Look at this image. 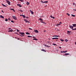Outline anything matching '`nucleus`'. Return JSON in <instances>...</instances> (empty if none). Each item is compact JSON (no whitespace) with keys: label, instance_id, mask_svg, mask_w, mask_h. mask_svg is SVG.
<instances>
[{"label":"nucleus","instance_id":"nucleus-5","mask_svg":"<svg viewBox=\"0 0 76 76\" xmlns=\"http://www.w3.org/2000/svg\"><path fill=\"white\" fill-rule=\"evenodd\" d=\"M24 21L27 23H30V22L28 21V20H27L26 19H25Z\"/></svg>","mask_w":76,"mask_h":76},{"label":"nucleus","instance_id":"nucleus-13","mask_svg":"<svg viewBox=\"0 0 76 76\" xmlns=\"http://www.w3.org/2000/svg\"><path fill=\"white\" fill-rule=\"evenodd\" d=\"M12 29H10L9 30V32H12Z\"/></svg>","mask_w":76,"mask_h":76},{"label":"nucleus","instance_id":"nucleus-27","mask_svg":"<svg viewBox=\"0 0 76 76\" xmlns=\"http://www.w3.org/2000/svg\"><path fill=\"white\" fill-rule=\"evenodd\" d=\"M67 52V51H63V53H66Z\"/></svg>","mask_w":76,"mask_h":76},{"label":"nucleus","instance_id":"nucleus-44","mask_svg":"<svg viewBox=\"0 0 76 76\" xmlns=\"http://www.w3.org/2000/svg\"><path fill=\"white\" fill-rule=\"evenodd\" d=\"M43 23L44 24L46 25V23Z\"/></svg>","mask_w":76,"mask_h":76},{"label":"nucleus","instance_id":"nucleus-57","mask_svg":"<svg viewBox=\"0 0 76 76\" xmlns=\"http://www.w3.org/2000/svg\"><path fill=\"white\" fill-rule=\"evenodd\" d=\"M11 29V28H9V29Z\"/></svg>","mask_w":76,"mask_h":76},{"label":"nucleus","instance_id":"nucleus-36","mask_svg":"<svg viewBox=\"0 0 76 76\" xmlns=\"http://www.w3.org/2000/svg\"><path fill=\"white\" fill-rule=\"evenodd\" d=\"M53 45H56V44H53Z\"/></svg>","mask_w":76,"mask_h":76},{"label":"nucleus","instance_id":"nucleus-45","mask_svg":"<svg viewBox=\"0 0 76 76\" xmlns=\"http://www.w3.org/2000/svg\"><path fill=\"white\" fill-rule=\"evenodd\" d=\"M47 47H48V48H49L50 47V46H47Z\"/></svg>","mask_w":76,"mask_h":76},{"label":"nucleus","instance_id":"nucleus-15","mask_svg":"<svg viewBox=\"0 0 76 76\" xmlns=\"http://www.w3.org/2000/svg\"><path fill=\"white\" fill-rule=\"evenodd\" d=\"M53 37H60L59 36H56V35H54L53 36Z\"/></svg>","mask_w":76,"mask_h":76},{"label":"nucleus","instance_id":"nucleus-49","mask_svg":"<svg viewBox=\"0 0 76 76\" xmlns=\"http://www.w3.org/2000/svg\"><path fill=\"white\" fill-rule=\"evenodd\" d=\"M52 18H53V19H55V18L54 17H52Z\"/></svg>","mask_w":76,"mask_h":76},{"label":"nucleus","instance_id":"nucleus-43","mask_svg":"<svg viewBox=\"0 0 76 76\" xmlns=\"http://www.w3.org/2000/svg\"><path fill=\"white\" fill-rule=\"evenodd\" d=\"M9 20H11V19L10 18H9L8 19Z\"/></svg>","mask_w":76,"mask_h":76},{"label":"nucleus","instance_id":"nucleus-37","mask_svg":"<svg viewBox=\"0 0 76 76\" xmlns=\"http://www.w3.org/2000/svg\"><path fill=\"white\" fill-rule=\"evenodd\" d=\"M50 17L51 18H52L53 17H52V15H50Z\"/></svg>","mask_w":76,"mask_h":76},{"label":"nucleus","instance_id":"nucleus-22","mask_svg":"<svg viewBox=\"0 0 76 76\" xmlns=\"http://www.w3.org/2000/svg\"><path fill=\"white\" fill-rule=\"evenodd\" d=\"M26 34H28V35H29L30 34L29 33H28V32H27L26 33Z\"/></svg>","mask_w":76,"mask_h":76},{"label":"nucleus","instance_id":"nucleus-60","mask_svg":"<svg viewBox=\"0 0 76 76\" xmlns=\"http://www.w3.org/2000/svg\"><path fill=\"white\" fill-rule=\"evenodd\" d=\"M45 46H47V45H45Z\"/></svg>","mask_w":76,"mask_h":76},{"label":"nucleus","instance_id":"nucleus-2","mask_svg":"<svg viewBox=\"0 0 76 76\" xmlns=\"http://www.w3.org/2000/svg\"><path fill=\"white\" fill-rule=\"evenodd\" d=\"M71 34H72V32L71 31H67V34L70 35Z\"/></svg>","mask_w":76,"mask_h":76},{"label":"nucleus","instance_id":"nucleus-28","mask_svg":"<svg viewBox=\"0 0 76 76\" xmlns=\"http://www.w3.org/2000/svg\"><path fill=\"white\" fill-rule=\"evenodd\" d=\"M19 1H21L22 2H23V0H19Z\"/></svg>","mask_w":76,"mask_h":76},{"label":"nucleus","instance_id":"nucleus-42","mask_svg":"<svg viewBox=\"0 0 76 76\" xmlns=\"http://www.w3.org/2000/svg\"><path fill=\"white\" fill-rule=\"evenodd\" d=\"M29 29L30 30H32V29L31 28H29Z\"/></svg>","mask_w":76,"mask_h":76},{"label":"nucleus","instance_id":"nucleus-21","mask_svg":"<svg viewBox=\"0 0 76 76\" xmlns=\"http://www.w3.org/2000/svg\"><path fill=\"white\" fill-rule=\"evenodd\" d=\"M26 4H27V5H29V2H27L26 3Z\"/></svg>","mask_w":76,"mask_h":76},{"label":"nucleus","instance_id":"nucleus-31","mask_svg":"<svg viewBox=\"0 0 76 76\" xmlns=\"http://www.w3.org/2000/svg\"><path fill=\"white\" fill-rule=\"evenodd\" d=\"M11 10H12L14 11V12H15L14 10L13 9H11Z\"/></svg>","mask_w":76,"mask_h":76},{"label":"nucleus","instance_id":"nucleus-56","mask_svg":"<svg viewBox=\"0 0 76 76\" xmlns=\"http://www.w3.org/2000/svg\"><path fill=\"white\" fill-rule=\"evenodd\" d=\"M75 45H76V42H75Z\"/></svg>","mask_w":76,"mask_h":76},{"label":"nucleus","instance_id":"nucleus-50","mask_svg":"<svg viewBox=\"0 0 76 76\" xmlns=\"http://www.w3.org/2000/svg\"><path fill=\"white\" fill-rule=\"evenodd\" d=\"M15 34H17L18 33H15Z\"/></svg>","mask_w":76,"mask_h":76},{"label":"nucleus","instance_id":"nucleus-11","mask_svg":"<svg viewBox=\"0 0 76 76\" xmlns=\"http://www.w3.org/2000/svg\"><path fill=\"white\" fill-rule=\"evenodd\" d=\"M58 39V38H57V37H55V38H52V39Z\"/></svg>","mask_w":76,"mask_h":76},{"label":"nucleus","instance_id":"nucleus-34","mask_svg":"<svg viewBox=\"0 0 76 76\" xmlns=\"http://www.w3.org/2000/svg\"><path fill=\"white\" fill-rule=\"evenodd\" d=\"M67 15H68V16H70V14H69L68 13H67V14H66Z\"/></svg>","mask_w":76,"mask_h":76},{"label":"nucleus","instance_id":"nucleus-16","mask_svg":"<svg viewBox=\"0 0 76 76\" xmlns=\"http://www.w3.org/2000/svg\"><path fill=\"white\" fill-rule=\"evenodd\" d=\"M60 25H61V24H56V26H59Z\"/></svg>","mask_w":76,"mask_h":76},{"label":"nucleus","instance_id":"nucleus-61","mask_svg":"<svg viewBox=\"0 0 76 76\" xmlns=\"http://www.w3.org/2000/svg\"><path fill=\"white\" fill-rule=\"evenodd\" d=\"M58 41V40H56V41Z\"/></svg>","mask_w":76,"mask_h":76},{"label":"nucleus","instance_id":"nucleus-20","mask_svg":"<svg viewBox=\"0 0 76 76\" xmlns=\"http://www.w3.org/2000/svg\"><path fill=\"white\" fill-rule=\"evenodd\" d=\"M39 20L41 21H43V20H42V18H41L39 19Z\"/></svg>","mask_w":76,"mask_h":76},{"label":"nucleus","instance_id":"nucleus-51","mask_svg":"<svg viewBox=\"0 0 76 76\" xmlns=\"http://www.w3.org/2000/svg\"><path fill=\"white\" fill-rule=\"evenodd\" d=\"M59 48L61 49V47H59Z\"/></svg>","mask_w":76,"mask_h":76},{"label":"nucleus","instance_id":"nucleus-29","mask_svg":"<svg viewBox=\"0 0 76 76\" xmlns=\"http://www.w3.org/2000/svg\"><path fill=\"white\" fill-rule=\"evenodd\" d=\"M60 40L62 42L64 41V40H63V39H60Z\"/></svg>","mask_w":76,"mask_h":76},{"label":"nucleus","instance_id":"nucleus-58","mask_svg":"<svg viewBox=\"0 0 76 76\" xmlns=\"http://www.w3.org/2000/svg\"><path fill=\"white\" fill-rule=\"evenodd\" d=\"M20 16H22V15H20Z\"/></svg>","mask_w":76,"mask_h":76},{"label":"nucleus","instance_id":"nucleus-32","mask_svg":"<svg viewBox=\"0 0 76 76\" xmlns=\"http://www.w3.org/2000/svg\"><path fill=\"white\" fill-rule=\"evenodd\" d=\"M32 37L30 36H29V35L28 36V37L29 38V37Z\"/></svg>","mask_w":76,"mask_h":76},{"label":"nucleus","instance_id":"nucleus-33","mask_svg":"<svg viewBox=\"0 0 76 76\" xmlns=\"http://www.w3.org/2000/svg\"><path fill=\"white\" fill-rule=\"evenodd\" d=\"M72 16L73 17H75V15H72Z\"/></svg>","mask_w":76,"mask_h":76},{"label":"nucleus","instance_id":"nucleus-46","mask_svg":"<svg viewBox=\"0 0 76 76\" xmlns=\"http://www.w3.org/2000/svg\"><path fill=\"white\" fill-rule=\"evenodd\" d=\"M44 1H42V0H41V2H42H42H43Z\"/></svg>","mask_w":76,"mask_h":76},{"label":"nucleus","instance_id":"nucleus-26","mask_svg":"<svg viewBox=\"0 0 76 76\" xmlns=\"http://www.w3.org/2000/svg\"><path fill=\"white\" fill-rule=\"evenodd\" d=\"M72 29V30H75L76 31V28H73V29Z\"/></svg>","mask_w":76,"mask_h":76},{"label":"nucleus","instance_id":"nucleus-54","mask_svg":"<svg viewBox=\"0 0 76 76\" xmlns=\"http://www.w3.org/2000/svg\"><path fill=\"white\" fill-rule=\"evenodd\" d=\"M44 32H46V31H44Z\"/></svg>","mask_w":76,"mask_h":76},{"label":"nucleus","instance_id":"nucleus-39","mask_svg":"<svg viewBox=\"0 0 76 76\" xmlns=\"http://www.w3.org/2000/svg\"><path fill=\"white\" fill-rule=\"evenodd\" d=\"M73 5H75V4L74 3H73Z\"/></svg>","mask_w":76,"mask_h":76},{"label":"nucleus","instance_id":"nucleus-62","mask_svg":"<svg viewBox=\"0 0 76 76\" xmlns=\"http://www.w3.org/2000/svg\"><path fill=\"white\" fill-rule=\"evenodd\" d=\"M13 0V1H14V0Z\"/></svg>","mask_w":76,"mask_h":76},{"label":"nucleus","instance_id":"nucleus-40","mask_svg":"<svg viewBox=\"0 0 76 76\" xmlns=\"http://www.w3.org/2000/svg\"><path fill=\"white\" fill-rule=\"evenodd\" d=\"M40 22L42 23H45V22H42V21H40Z\"/></svg>","mask_w":76,"mask_h":76},{"label":"nucleus","instance_id":"nucleus-23","mask_svg":"<svg viewBox=\"0 0 76 76\" xmlns=\"http://www.w3.org/2000/svg\"><path fill=\"white\" fill-rule=\"evenodd\" d=\"M65 41H66V42H67V41H69V40H67V39H65Z\"/></svg>","mask_w":76,"mask_h":76},{"label":"nucleus","instance_id":"nucleus-1","mask_svg":"<svg viewBox=\"0 0 76 76\" xmlns=\"http://www.w3.org/2000/svg\"><path fill=\"white\" fill-rule=\"evenodd\" d=\"M19 34H21V35H19L21 37H23L25 35H24V33H22V32H19Z\"/></svg>","mask_w":76,"mask_h":76},{"label":"nucleus","instance_id":"nucleus-35","mask_svg":"<svg viewBox=\"0 0 76 76\" xmlns=\"http://www.w3.org/2000/svg\"><path fill=\"white\" fill-rule=\"evenodd\" d=\"M17 32H19V30H18V29H17Z\"/></svg>","mask_w":76,"mask_h":76},{"label":"nucleus","instance_id":"nucleus-17","mask_svg":"<svg viewBox=\"0 0 76 76\" xmlns=\"http://www.w3.org/2000/svg\"><path fill=\"white\" fill-rule=\"evenodd\" d=\"M64 55L65 56H67L68 55H69V53H65Z\"/></svg>","mask_w":76,"mask_h":76},{"label":"nucleus","instance_id":"nucleus-9","mask_svg":"<svg viewBox=\"0 0 76 76\" xmlns=\"http://www.w3.org/2000/svg\"><path fill=\"white\" fill-rule=\"evenodd\" d=\"M30 12H31V13L33 15L34 14V12H33L31 10H30Z\"/></svg>","mask_w":76,"mask_h":76},{"label":"nucleus","instance_id":"nucleus-38","mask_svg":"<svg viewBox=\"0 0 76 76\" xmlns=\"http://www.w3.org/2000/svg\"><path fill=\"white\" fill-rule=\"evenodd\" d=\"M11 22H12V23H14V21H11Z\"/></svg>","mask_w":76,"mask_h":76},{"label":"nucleus","instance_id":"nucleus-63","mask_svg":"<svg viewBox=\"0 0 76 76\" xmlns=\"http://www.w3.org/2000/svg\"><path fill=\"white\" fill-rule=\"evenodd\" d=\"M16 39H17V38H16Z\"/></svg>","mask_w":76,"mask_h":76},{"label":"nucleus","instance_id":"nucleus-41","mask_svg":"<svg viewBox=\"0 0 76 76\" xmlns=\"http://www.w3.org/2000/svg\"><path fill=\"white\" fill-rule=\"evenodd\" d=\"M20 12H23V11L22 10H20Z\"/></svg>","mask_w":76,"mask_h":76},{"label":"nucleus","instance_id":"nucleus-8","mask_svg":"<svg viewBox=\"0 0 76 76\" xmlns=\"http://www.w3.org/2000/svg\"><path fill=\"white\" fill-rule=\"evenodd\" d=\"M69 27L70 28H71V29H73L74 26H69Z\"/></svg>","mask_w":76,"mask_h":76},{"label":"nucleus","instance_id":"nucleus-59","mask_svg":"<svg viewBox=\"0 0 76 76\" xmlns=\"http://www.w3.org/2000/svg\"><path fill=\"white\" fill-rule=\"evenodd\" d=\"M28 17H27V18H28Z\"/></svg>","mask_w":76,"mask_h":76},{"label":"nucleus","instance_id":"nucleus-7","mask_svg":"<svg viewBox=\"0 0 76 76\" xmlns=\"http://www.w3.org/2000/svg\"><path fill=\"white\" fill-rule=\"evenodd\" d=\"M17 5L18 6H19L20 7H22V6L19 4H17Z\"/></svg>","mask_w":76,"mask_h":76},{"label":"nucleus","instance_id":"nucleus-24","mask_svg":"<svg viewBox=\"0 0 76 76\" xmlns=\"http://www.w3.org/2000/svg\"><path fill=\"white\" fill-rule=\"evenodd\" d=\"M41 50L45 52H46V50H44V49H42Z\"/></svg>","mask_w":76,"mask_h":76},{"label":"nucleus","instance_id":"nucleus-19","mask_svg":"<svg viewBox=\"0 0 76 76\" xmlns=\"http://www.w3.org/2000/svg\"><path fill=\"white\" fill-rule=\"evenodd\" d=\"M22 17H23V18H25V16L24 15H22Z\"/></svg>","mask_w":76,"mask_h":76},{"label":"nucleus","instance_id":"nucleus-25","mask_svg":"<svg viewBox=\"0 0 76 76\" xmlns=\"http://www.w3.org/2000/svg\"><path fill=\"white\" fill-rule=\"evenodd\" d=\"M2 6H4V7H6V6L4 5V4H2Z\"/></svg>","mask_w":76,"mask_h":76},{"label":"nucleus","instance_id":"nucleus-55","mask_svg":"<svg viewBox=\"0 0 76 76\" xmlns=\"http://www.w3.org/2000/svg\"><path fill=\"white\" fill-rule=\"evenodd\" d=\"M59 23H60L59 24H61V22H60Z\"/></svg>","mask_w":76,"mask_h":76},{"label":"nucleus","instance_id":"nucleus-18","mask_svg":"<svg viewBox=\"0 0 76 76\" xmlns=\"http://www.w3.org/2000/svg\"><path fill=\"white\" fill-rule=\"evenodd\" d=\"M33 40H38L36 38H33Z\"/></svg>","mask_w":76,"mask_h":76},{"label":"nucleus","instance_id":"nucleus-52","mask_svg":"<svg viewBox=\"0 0 76 76\" xmlns=\"http://www.w3.org/2000/svg\"><path fill=\"white\" fill-rule=\"evenodd\" d=\"M33 38H35V37H33Z\"/></svg>","mask_w":76,"mask_h":76},{"label":"nucleus","instance_id":"nucleus-48","mask_svg":"<svg viewBox=\"0 0 76 76\" xmlns=\"http://www.w3.org/2000/svg\"><path fill=\"white\" fill-rule=\"evenodd\" d=\"M61 53H63V52L62 51H61Z\"/></svg>","mask_w":76,"mask_h":76},{"label":"nucleus","instance_id":"nucleus-14","mask_svg":"<svg viewBox=\"0 0 76 76\" xmlns=\"http://www.w3.org/2000/svg\"><path fill=\"white\" fill-rule=\"evenodd\" d=\"M72 26H73V27H75V26H76V24H72Z\"/></svg>","mask_w":76,"mask_h":76},{"label":"nucleus","instance_id":"nucleus-3","mask_svg":"<svg viewBox=\"0 0 76 76\" xmlns=\"http://www.w3.org/2000/svg\"><path fill=\"white\" fill-rule=\"evenodd\" d=\"M12 18L13 19H15V20H17V17L14 16H12Z\"/></svg>","mask_w":76,"mask_h":76},{"label":"nucleus","instance_id":"nucleus-4","mask_svg":"<svg viewBox=\"0 0 76 76\" xmlns=\"http://www.w3.org/2000/svg\"><path fill=\"white\" fill-rule=\"evenodd\" d=\"M6 1H7V2L8 3V4L10 5V1H9L7 0H6Z\"/></svg>","mask_w":76,"mask_h":76},{"label":"nucleus","instance_id":"nucleus-30","mask_svg":"<svg viewBox=\"0 0 76 76\" xmlns=\"http://www.w3.org/2000/svg\"><path fill=\"white\" fill-rule=\"evenodd\" d=\"M8 20L7 19V18L5 19V21H7Z\"/></svg>","mask_w":76,"mask_h":76},{"label":"nucleus","instance_id":"nucleus-6","mask_svg":"<svg viewBox=\"0 0 76 76\" xmlns=\"http://www.w3.org/2000/svg\"><path fill=\"white\" fill-rule=\"evenodd\" d=\"M34 32L37 33H39V31H37V30H36L35 31H34Z\"/></svg>","mask_w":76,"mask_h":76},{"label":"nucleus","instance_id":"nucleus-12","mask_svg":"<svg viewBox=\"0 0 76 76\" xmlns=\"http://www.w3.org/2000/svg\"><path fill=\"white\" fill-rule=\"evenodd\" d=\"M48 2V1H45L42 3H47Z\"/></svg>","mask_w":76,"mask_h":76},{"label":"nucleus","instance_id":"nucleus-10","mask_svg":"<svg viewBox=\"0 0 76 76\" xmlns=\"http://www.w3.org/2000/svg\"><path fill=\"white\" fill-rule=\"evenodd\" d=\"M0 18H2V19H4V17L3 16H2V15H0Z\"/></svg>","mask_w":76,"mask_h":76},{"label":"nucleus","instance_id":"nucleus-47","mask_svg":"<svg viewBox=\"0 0 76 76\" xmlns=\"http://www.w3.org/2000/svg\"><path fill=\"white\" fill-rule=\"evenodd\" d=\"M1 12L4 13V12H3V10H1Z\"/></svg>","mask_w":76,"mask_h":76},{"label":"nucleus","instance_id":"nucleus-53","mask_svg":"<svg viewBox=\"0 0 76 76\" xmlns=\"http://www.w3.org/2000/svg\"><path fill=\"white\" fill-rule=\"evenodd\" d=\"M18 40L20 39L19 38H18Z\"/></svg>","mask_w":76,"mask_h":76}]
</instances>
